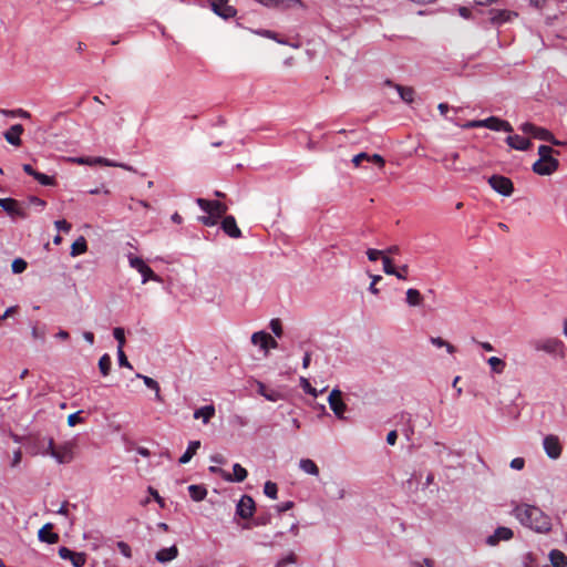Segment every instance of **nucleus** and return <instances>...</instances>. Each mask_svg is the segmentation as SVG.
<instances>
[{"mask_svg": "<svg viewBox=\"0 0 567 567\" xmlns=\"http://www.w3.org/2000/svg\"><path fill=\"white\" fill-rule=\"evenodd\" d=\"M513 515L519 523L537 533H547L551 529V519L539 507L529 504H519L513 508Z\"/></svg>", "mask_w": 567, "mask_h": 567, "instance_id": "f257e3e1", "label": "nucleus"}, {"mask_svg": "<svg viewBox=\"0 0 567 567\" xmlns=\"http://www.w3.org/2000/svg\"><path fill=\"white\" fill-rule=\"evenodd\" d=\"M455 125H457L462 128H465V130L486 127V128L495 131V132H501V131L507 132V133L513 132V126L511 125L509 122L502 120L499 117H496V116H489L484 120H473V121H468L463 124L455 122Z\"/></svg>", "mask_w": 567, "mask_h": 567, "instance_id": "f03ea898", "label": "nucleus"}, {"mask_svg": "<svg viewBox=\"0 0 567 567\" xmlns=\"http://www.w3.org/2000/svg\"><path fill=\"white\" fill-rule=\"evenodd\" d=\"M535 350L546 352L550 355L564 359L566 357V346L558 338H545L535 342Z\"/></svg>", "mask_w": 567, "mask_h": 567, "instance_id": "7ed1b4c3", "label": "nucleus"}, {"mask_svg": "<svg viewBox=\"0 0 567 567\" xmlns=\"http://www.w3.org/2000/svg\"><path fill=\"white\" fill-rule=\"evenodd\" d=\"M37 453H41V455H43V456L50 455L59 464H65L72 460L71 449L68 446H60L59 449H55L54 440L52 437L48 439L47 449L42 450V451H38Z\"/></svg>", "mask_w": 567, "mask_h": 567, "instance_id": "20e7f679", "label": "nucleus"}, {"mask_svg": "<svg viewBox=\"0 0 567 567\" xmlns=\"http://www.w3.org/2000/svg\"><path fill=\"white\" fill-rule=\"evenodd\" d=\"M489 186L503 196H511L514 192L513 182L503 175H493L488 178Z\"/></svg>", "mask_w": 567, "mask_h": 567, "instance_id": "39448f33", "label": "nucleus"}, {"mask_svg": "<svg viewBox=\"0 0 567 567\" xmlns=\"http://www.w3.org/2000/svg\"><path fill=\"white\" fill-rule=\"evenodd\" d=\"M558 166H559V162L554 156L546 157V158H538L533 164V171H534V173H536L538 175L547 176V175H551L553 173H555L558 169Z\"/></svg>", "mask_w": 567, "mask_h": 567, "instance_id": "423d86ee", "label": "nucleus"}, {"mask_svg": "<svg viewBox=\"0 0 567 567\" xmlns=\"http://www.w3.org/2000/svg\"><path fill=\"white\" fill-rule=\"evenodd\" d=\"M328 402L334 415L338 419L343 420L344 412L347 411V405L342 401V392L339 389H333L329 394Z\"/></svg>", "mask_w": 567, "mask_h": 567, "instance_id": "0eeeda50", "label": "nucleus"}, {"mask_svg": "<svg viewBox=\"0 0 567 567\" xmlns=\"http://www.w3.org/2000/svg\"><path fill=\"white\" fill-rule=\"evenodd\" d=\"M519 130L524 134L530 135L532 137L539 140V141L547 142L548 140L553 138V133L550 131H548L547 128H544V127L536 126L535 124L529 123V122H525V123L520 124Z\"/></svg>", "mask_w": 567, "mask_h": 567, "instance_id": "6e6552de", "label": "nucleus"}, {"mask_svg": "<svg viewBox=\"0 0 567 567\" xmlns=\"http://www.w3.org/2000/svg\"><path fill=\"white\" fill-rule=\"evenodd\" d=\"M255 501L249 495H243L236 505V515L243 519L252 517L255 513Z\"/></svg>", "mask_w": 567, "mask_h": 567, "instance_id": "1a4fd4ad", "label": "nucleus"}, {"mask_svg": "<svg viewBox=\"0 0 567 567\" xmlns=\"http://www.w3.org/2000/svg\"><path fill=\"white\" fill-rule=\"evenodd\" d=\"M58 553L61 559L70 560L73 567H84L86 563L84 553L73 551L68 547H60Z\"/></svg>", "mask_w": 567, "mask_h": 567, "instance_id": "9d476101", "label": "nucleus"}, {"mask_svg": "<svg viewBox=\"0 0 567 567\" xmlns=\"http://www.w3.org/2000/svg\"><path fill=\"white\" fill-rule=\"evenodd\" d=\"M0 207L12 218H27L25 210L13 198H0Z\"/></svg>", "mask_w": 567, "mask_h": 567, "instance_id": "9b49d317", "label": "nucleus"}, {"mask_svg": "<svg viewBox=\"0 0 567 567\" xmlns=\"http://www.w3.org/2000/svg\"><path fill=\"white\" fill-rule=\"evenodd\" d=\"M544 450L549 458L556 460L561 454L559 439L555 435H547L543 440Z\"/></svg>", "mask_w": 567, "mask_h": 567, "instance_id": "f8f14e48", "label": "nucleus"}, {"mask_svg": "<svg viewBox=\"0 0 567 567\" xmlns=\"http://www.w3.org/2000/svg\"><path fill=\"white\" fill-rule=\"evenodd\" d=\"M210 6L214 13L223 19L233 18L237 12L234 7L228 6V0H213Z\"/></svg>", "mask_w": 567, "mask_h": 567, "instance_id": "ddd939ff", "label": "nucleus"}, {"mask_svg": "<svg viewBox=\"0 0 567 567\" xmlns=\"http://www.w3.org/2000/svg\"><path fill=\"white\" fill-rule=\"evenodd\" d=\"M513 530L508 527H497L495 532L486 538L488 546H496L501 540H509L513 538Z\"/></svg>", "mask_w": 567, "mask_h": 567, "instance_id": "4468645a", "label": "nucleus"}, {"mask_svg": "<svg viewBox=\"0 0 567 567\" xmlns=\"http://www.w3.org/2000/svg\"><path fill=\"white\" fill-rule=\"evenodd\" d=\"M506 143L511 148L517 151H527L532 146V142L528 138L517 134L508 135Z\"/></svg>", "mask_w": 567, "mask_h": 567, "instance_id": "2eb2a0df", "label": "nucleus"}, {"mask_svg": "<svg viewBox=\"0 0 567 567\" xmlns=\"http://www.w3.org/2000/svg\"><path fill=\"white\" fill-rule=\"evenodd\" d=\"M221 229L231 238H240L241 230L238 228L234 216H226L221 221Z\"/></svg>", "mask_w": 567, "mask_h": 567, "instance_id": "dca6fc26", "label": "nucleus"}, {"mask_svg": "<svg viewBox=\"0 0 567 567\" xmlns=\"http://www.w3.org/2000/svg\"><path fill=\"white\" fill-rule=\"evenodd\" d=\"M178 556V548L176 545L162 548L155 554V559L161 564H167Z\"/></svg>", "mask_w": 567, "mask_h": 567, "instance_id": "f3484780", "label": "nucleus"}, {"mask_svg": "<svg viewBox=\"0 0 567 567\" xmlns=\"http://www.w3.org/2000/svg\"><path fill=\"white\" fill-rule=\"evenodd\" d=\"M22 133H23V126L21 124H14L7 132H4V138L9 144H11L13 146H20L21 145L20 136Z\"/></svg>", "mask_w": 567, "mask_h": 567, "instance_id": "a211bd4d", "label": "nucleus"}, {"mask_svg": "<svg viewBox=\"0 0 567 567\" xmlns=\"http://www.w3.org/2000/svg\"><path fill=\"white\" fill-rule=\"evenodd\" d=\"M53 525L51 523L45 524L40 530L38 532V538L42 543L47 544H55L59 540V535L56 533L51 532Z\"/></svg>", "mask_w": 567, "mask_h": 567, "instance_id": "6ab92c4d", "label": "nucleus"}, {"mask_svg": "<svg viewBox=\"0 0 567 567\" xmlns=\"http://www.w3.org/2000/svg\"><path fill=\"white\" fill-rule=\"evenodd\" d=\"M216 410L213 404L202 406L194 411V419L202 420L204 424L209 423V421L215 416Z\"/></svg>", "mask_w": 567, "mask_h": 567, "instance_id": "aec40b11", "label": "nucleus"}, {"mask_svg": "<svg viewBox=\"0 0 567 567\" xmlns=\"http://www.w3.org/2000/svg\"><path fill=\"white\" fill-rule=\"evenodd\" d=\"M516 17L517 13L509 10H493L491 21L494 24H503L512 21Z\"/></svg>", "mask_w": 567, "mask_h": 567, "instance_id": "412c9836", "label": "nucleus"}, {"mask_svg": "<svg viewBox=\"0 0 567 567\" xmlns=\"http://www.w3.org/2000/svg\"><path fill=\"white\" fill-rule=\"evenodd\" d=\"M270 340V334H268L265 331H258L252 333L251 336V343L254 346H258L261 350L265 351V353H268V343Z\"/></svg>", "mask_w": 567, "mask_h": 567, "instance_id": "4be33fe9", "label": "nucleus"}, {"mask_svg": "<svg viewBox=\"0 0 567 567\" xmlns=\"http://www.w3.org/2000/svg\"><path fill=\"white\" fill-rule=\"evenodd\" d=\"M136 378L138 379H142L144 384L153 390L155 392V400L158 401V402H162L163 399H162V395H161V388H159V384L157 381H155L154 379L147 377V375H143L141 373H137L136 374Z\"/></svg>", "mask_w": 567, "mask_h": 567, "instance_id": "5701e85b", "label": "nucleus"}, {"mask_svg": "<svg viewBox=\"0 0 567 567\" xmlns=\"http://www.w3.org/2000/svg\"><path fill=\"white\" fill-rule=\"evenodd\" d=\"M200 447V441H190L184 454L179 457V464H187L193 456L196 454L197 450Z\"/></svg>", "mask_w": 567, "mask_h": 567, "instance_id": "b1692460", "label": "nucleus"}, {"mask_svg": "<svg viewBox=\"0 0 567 567\" xmlns=\"http://www.w3.org/2000/svg\"><path fill=\"white\" fill-rule=\"evenodd\" d=\"M233 472H234V476H231L230 474H227L226 476H224L225 480L230 481V482H238L239 483V482L245 481V478L248 475L246 468H244L238 463L234 464Z\"/></svg>", "mask_w": 567, "mask_h": 567, "instance_id": "393cba45", "label": "nucleus"}, {"mask_svg": "<svg viewBox=\"0 0 567 567\" xmlns=\"http://www.w3.org/2000/svg\"><path fill=\"white\" fill-rule=\"evenodd\" d=\"M549 559L553 567H567V556L558 549L550 550Z\"/></svg>", "mask_w": 567, "mask_h": 567, "instance_id": "a878e982", "label": "nucleus"}, {"mask_svg": "<svg viewBox=\"0 0 567 567\" xmlns=\"http://www.w3.org/2000/svg\"><path fill=\"white\" fill-rule=\"evenodd\" d=\"M299 468L309 475H313V476L319 475V467L310 458H301L299 462Z\"/></svg>", "mask_w": 567, "mask_h": 567, "instance_id": "bb28decb", "label": "nucleus"}, {"mask_svg": "<svg viewBox=\"0 0 567 567\" xmlns=\"http://www.w3.org/2000/svg\"><path fill=\"white\" fill-rule=\"evenodd\" d=\"M257 391L260 395H262L267 401H270V402H277L278 400L281 399V394L278 391H276V390L268 391L266 389V385L261 382H258Z\"/></svg>", "mask_w": 567, "mask_h": 567, "instance_id": "cd10ccee", "label": "nucleus"}, {"mask_svg": "<svg viewBox=\"0 0 567 567\" xmlns=\"http://www.w3.org/2000/svg\"><path fill=\"white\" fill-rule=\"evenodd\" d=\"M188 493L193 501L200 502L207 495V489L203 485H189Z\"/></svg>", "mask_w": 567, "mask_h": 567, "instance_id": "c85d7f7f", "label": "nucleus"}, {"mask_svg": "<svg viewBox=\"0 0 567 567\" xmlns=\"http://www.w3.org/2000/svg\"><path fill=\"white\" fill-rule=\"evenodd\" d=\"M87 250V244L83 236H80L71 246V256L75 257Z\"/></svg>", "mask_w": 567, "mask_h": 567, "instance_id": "c756f323", "label": "nucleus"}, {"mask_svg": "<svg viewBox=\"0 0 567 567\" xmlns=\"http://www.w3.org/2000/svg\"><path fill=\"white\" fill-rule=\"evenodd\" d=\"M423 297L417 289L409 288L406 290V302L411 307H416L422 303Z\"/></svg>", "mask_w": 567, "mask_h": 567, "instance_id": "7c9ffc66", "label": "nucleus"}, {"mask_svg": "<svg viewBox=\"0 0 567 567\" xmlns=\"http://www.w3.org/2000/svg\"><path fill=\"white\" fill-rule=\"evenodd\" d=\"M382 262H383V271L386 275H393V276H395L400 280H405V276L404 275H399L398 269L394 268V266L392 264V260L389 257L383 256L382 257Z\"/></svg>", "mask_w": 567, "mask_h": 567, "instance_id": "2f4dec72", "label": "nucleus"}, {"mask_svg": "<svg viewBox=\"0 0 567 567\" xmlns=\"http://www.w3.org/2000/svg\"><path fill=\"white\" fill-rule=\"evenodd\" d=\"M395 90L398 91L400 97L406 102L412 103L414 100V90L412 87L402 86L399 84L394 85Z\"/></svg>", "mask_w": 567, "mask_h": 567, "instance_id": "473e14b6", "label": "nucleus"}, {"mask_svg": "<svg viewBox=\"0 0 567 567\" xmlns=\"http://www.w3.org/2000/svg\"><path fill=\"white\" fill-rule=\"evenodd\" d=\"M487 363L491 367L492 372L497 373V374L503 373L506 368L505 361L497 357L488 358Z\"/></svg>", "mask_w": 567, "mask_h": 567, "instance_id": "72a5a7b5", "label": "nucleus"}, {"mask_svg": "<svg viewBox=\"0 0 567 567\" xmlns=\"http://www.w3.org/2000/svg\"><path fill=\"white\" fill-rule=\"evenodd\" d=\"M141 276H142V284H146L148 280H153V281H156V282H161L162 279L158 275H156L153 269L145 265L144 268L142 269V271H140Z\"/></svg>", "mask_w": 567, "mask_h": 567, "instance_id": "f704fd0d", "label": "nucleus"}, {"mask_svg": "<svg viewBox=\"0 0 567 567\" xmlns=\"http://www.w3.org/2000/svg\"><path fill=\"white\" fill-rule=\"evenodd\" d=\"M430 342L436 348H445L450 354H453L456 351V348L453 344L443 340L441 337H431Z\"/></svg>", "mask_w": 567, "mask_h": 567, "instance_id": "c9c22d12", "label": "nucleus"}, {"mask_svg": "<svg viewBox=\"0 0 567 567\" xmlns=\"http://www.w3.org/2000/svg\"><path fill=\"white\" fill-rule=\"evenodd\" d=\"M112 365L111 357L109 354H103L99 360V369L103 375H107L110 373Z\"/></svg>", "mask_w": 567, "mask_h": 567, "instance_id": "e433bc0d", "label": "nucleus"}, {"mask_svg": "<svg viewBox=\"0 0 567 567\" xmlns=\"http://www.w3.org/2000/svg\"><path fill=\"white\" fill-rule=\"evenodd\" d=\"M127 260H128L130 267L135 269L138 272L142 271V269L146 265L142 258H140L133 254L127 255Z\"/></svg>", "mask_w": 567, "mask_h": 567, "instance_id": "4c0bfd02", "label": "nucleus"}, {"mask_svg": "<svg viewBox=\"0 0 567 567\" xmlns=\"http://www.w3.org/2000/svg\"><path fill=\"white\" fill-rule=\"evenodd\" d=\"M264 493L267 497L276 499L278 496V486L271 481H267L264 485Z\"/></svg>", "mask_w": 567, "mask_h": 567, "instance_id": "58836bf2", "label": "nucleus"}, {"mask_svg": "<svg viewBox=\"0 0 567 567\" xmlns=\"http://www.w3.org/2000/svg\"><path fill=\"white\" fill-rule=\"evenodd\" d=\"M227 212V206L218 200H214L210 215L216 216L218 219Z\"/></svg>", "mask_w": 567, "mask_h": 567, "instance_id": "ea45409f", "label": "nucleus"}, {"mask_svg": "<svg viewBox=\"0 0 567 567\" xmlns=\"http://www.w3.org/2000/svg\"><path fill=\"white\" fill-rule=\"evenodd\" d=\"M33 178L37 179L43 186H52L55 183L53 176H49L40 172H37Z\"/></svg>", "mask_w": 567, "mask_h": 567, "instance_id": "a19ab883", "label": "nucleus"}, {"mask_svg": "<svg viewBox=\"0 0 567 567\" xmlns=\"http://www.w3.org/2000/svg\"><path fill=\"white\" fill-rule=\"evenodd\" d=\"M300 385L302 388V390L313 396V398H317L319 395V392L317 391V389L312 388V385L310 384V382L308 381V379L301 377L300 378Z\"/></svg>", "mask_w": 567, "mask_h": 567, "instance_id": "79ce46f5", "label": "nucleus"}, {"mask_svg": "<svg viewBox=\"0 0 567 567\" xmlns=\"http://www.w3.org/2000/svg\"><path fill=\"white\" fill-rule=\"evenodd\" d=\"M28 267V264L22 258H16L12 261L11 269L13 274H22Z\"/></svg>", "mask_w": 567, "mask_h": 567, "instance_id": "37998d69", "label": "nucleus"}, {"mask_svg": "<svg viewBox=\"0 0 567 567\" xmlns=\"http://www.w3.org/2000/svg\"><path fill=\"white\" fill-rule=\"evenodd\" d=\"M113 337L117 341V347H121V349L124 348L125 344V331L121 327H116L113 329Z\"/></svg>", "mask_w": 567, "mask_h": 567, "instance_id": "c03bdc74", "label": "nucleus"}, {"mask_svg": "<svg viewBox=\"0 0 567 567\" xmlns=\"http://www.w3.org/2000/svg\"><path fill=\"white\" fill-rule=\"evenodd\" d=\"M269 327L276 337L280 338L282 336V326L279 319H271Z\"/></svg>", "mask_w": 567, "mask_h": 567, "instance_id": "a18cd8bd", "label": "nucleus"}, {"mask_svg": "<svg viewBox=\"0 0 567 567\" xmlns=\"http://www.w3.org/2000/svg\"><path fill=\"white\" fill-rule=\"evenodd\" d=\"M117 359H118L120 367H125L128 369L133 368L132 364L130 363V361L127 360L124 350L121 349V347H117Z\"/></svg>", "mask_w": 567, "mask_h": 567, "instance_id": "49530a36", "label": "nucleus"}, {"mask_svg": "<svg viewBox=\"0 0 567 567\" xmlns=\"http://www.w3.org/2000/svg\"><path fill=\"white\" fill-rule=\"evenodd\" d=\"M554 153H555V151L550 146L540 145L538 147L539 158L553 157ZM556 154H559V152H556Z\"/></svg>", "mask_w": 567, "mask_h": 567, "instance_id": "de8ad7c7", "label": "nucleus"}, {"mask_svg": "<svg viewBox=\"0 0 567 567\" xmlns=\"http://www.w3.org/2000/svg\"><path fill=\"white\" fill-rule=\"evenodd\" d=\"M196 204L199 206L202 210H204L207 214H210L212 206L214 204V200H208L204 198H197Z\"/></svg>", "mask_w": 567, "mask_h": 567, "instance_id": "09e8293b", "label": "nucleus"}, {"mask_svg": "<svg viewBox=\"0 0 567 567\" xmlns=\"http://www.w3.org/2000/svg\"><path fill=\"white\" fill-rule=\"evenodd\" d=\"M147 492L154 498V501L159 505L161 508H165V501H164V498L161 497V495L158 494V492L154 487L148 486Z\"/></svg>", "mask_w": 567, "mask_h": 567, "instance_id": "8fccbe9b", "label": "nucleus"}, {"mask_svg": "<svg viewBox=\"0 0 567 567\" xmlns=\"http://www.w3.org/2000/svg\"><path fill=\"white\" fill-rule=\"evenodd\" d=\"M116 547L124 557L130 558L132 556V550L127 543L117 542Z\"/></svg>", "mask_w": 567, "mask_h": 567, "instance_id": "3c124183", "label": "nucleus"}, {"mask_svg": "<svg viewBox=\"0 0 567 567\" xmlns=\"http://www.w3.org/2000/svg\"><path fill=\"white\" fill-rule=\"evenodd\" d=\"M296 563V555L293 553L288 554L287 556L282 557L278 560L277 567H285L289 564Z\"/></svg>", "mask_w": 567, "mask_h": 567, "instance_id": "603ef678", "label": "nucleus"}, {"mask_svg": "<svg viewBox=\"0 0 567 567\" xmlns=\"http://www.w3.org/2000/svg\"><path fill=\"white\" fill-rule=\"evenodd\" d=\"M54 226L59 231L64 233H69L72 228V225L68 223L65 219L55 220Z\"/></svg>", "mask_w": 567, "mask_h": 567, "instance_id": "864d4df0", "label": "nucleus"}, {"mask_svg": "<svg viewBox=\"0 0 567 567\" xmlns=\"http://www.w3.org/2000/svg\"><path fill=\"white\" fill-rule=\"evenodd\" d=\"M371 277V284L369 286V291L373 295L379 293V289L377 288V284L382 279L380 275H370Z\"/></svg>", "mask_w": 567, "mask_h": 567, "instance_id": "5fc2aeb1", "label": "nucleus"}, {"mask_svg": "<svg viewBox=\"0 0 567 567\" xmlns=\"http://www.w3.org/2000/svg\"><path fill=\"white\" fill-rule=\"evenodd\" d=\"M81 411L74 412L68 416L69 426H75L78 423L83 422L84 420L80 416Z\"/></svg>", "mask_w": 567, "mask_h": 567, "instance_id": "6e6d98bb", "label": "nucleus"}, {"mask_svg": "<svg viewBox=\"0 0 567 567\" xmlns=\"http://www.w3.org/2000/svg\"><path fill=\"white\" fill-rule=\"evenodd\" d=\"M363 161H370V155L368 153H359L354 155L352 158V163L357 167L360 166Z\"/></svg>", "mask_w": 567, "mask_h": 567, "instance_id": "4d7b16f0", "label": "nucleus"}, {"mask_svg": "<svg viewBox=\"0 0 567 567\" xmlns=\"http://www.w3.org/2000/svg\"><path fill=\"white\" fill-rule=\"evenodd\" d=\"M93 162L95 164L104 165V166H107V167H116L118 165L117 162L109 159V158H105V157H96V158H94Z\"/></svg>", "mask_w": 567, "mask_h": 567, "instance_id": "13d9d810", "label": "nucleus"}, {"mask_svg": "<svg viewBox=\"0 0 567 567\" xmlns=\"http://www.w3.org/2000/svg\"><path fill=\"white\" fill-rule=\"evenodd\" d=\"M31 334H32L33 339L44 341V339H45V329L44 328L39 329L38 327L34 326L31 329Z\"/></svg>", "mask_w": 567, "mask_h": 567, "instance_id": "bf43d9fd", "label": "nucleus"}, {"mask_svg": "<svg viewBox=\"0 0 567 567\" xmlns=\"http://www.w3.org/2000/svg\"><path fill=\"white\" fill-rule=\"evenodd\" d=\"M511 468L522 471L525 466V460L523 457H515L511 461Z\"/></svg>", "mask_w": 567, "mask_h": 567, "instance_id": "052dcab7", "label": "nucleus"}, {"mask_svg": "<svg viewBox=\"0 0 567 567\" xmlns=\"http://www.w3.org/2000/svg\"><path fill=\"white\" fill-rule=\"evenodd\" d=\"M295 6H302L300 0H278V6L280 8H292Z\"/></svg>", "mask_w": 567, "mask_h": 567, "instance_id": "680f3d73", "label": "nucleus"}, {"mask_svg": "<svg viewBox=\"0 0 567 567\" xmlns=\"http://www.w3.org/2000/svg\"><path fill=\"white\" fill-rule=\"evenodd\" d=\"M217 220L218 218L214 215H210L208 214L207 216H203L200 217V221L205 225V226H214L217 224Z\"/></svg>", "mask_w": 567, "mask_h": 567, "instance_id": "e2e57ef3", "label": "nucleus"}, {"mask_svg": "<svg viewBox=\"0 0 567 567\" xmlns=\"http://www.w3.org/2000/svg\"><path fill=\"white\" fill-rule=\"evenodd\" d=\"M383 251L382 250H378V249H368L367 250V256H368V259L370 261H375L379 259L380 256H382Z\"/></svg>", "mask_w": 567, "mask_h": 567, "instance_id": "0e129e2a", "label": "nucleus"}, {"mask_svg": "<svg viewBox=\"0 0 567 567\" xmlns=\"http://www.w3.org/2000/svg\"><path fill=\"white\" fill-rule=\"evenodd\" d=\"M437 109H439V111H440L441 115L445 116L447 120H450V121H451V122H453L454 124H455V122H457V121H456L455 118H453V117H447V112H449V110H450L449 104H446V103H440V104L437 105Z\"/></svg>", "mask_w": 567, "mask_h": 567, "instance_id": "69168bd1", "label": "nucleus"}, {"mask_svg": "<svg viewBox=\"0 0 567 567\" xmlns=\"http://www.w3.org/2000/svg\"><path fill=\"white\" fill-rule=\"evenodd\" d=\"M412 565H413V567H433L434 560H432L430 558H423L420 561H413Z\"/></svg>", "mask_w": 567, "mask_h": 567, "instance_id": "338daca9", "label": "nucleus"}, {"mask_svg": "<svg viewBox=\"0 0 567 567\" xmlns=\"http://www.w3.org/2000/svg\"><path fill=\"white\" fill-rule=\"evenodd\" d=\"M293 507V502L287 501L276 506L279 513L287 512Z\"/></svg>", "mask_w": 567, "mask_h": 567, "instance_id": "774afa93", "label": "nucleus"}]
</instances>
